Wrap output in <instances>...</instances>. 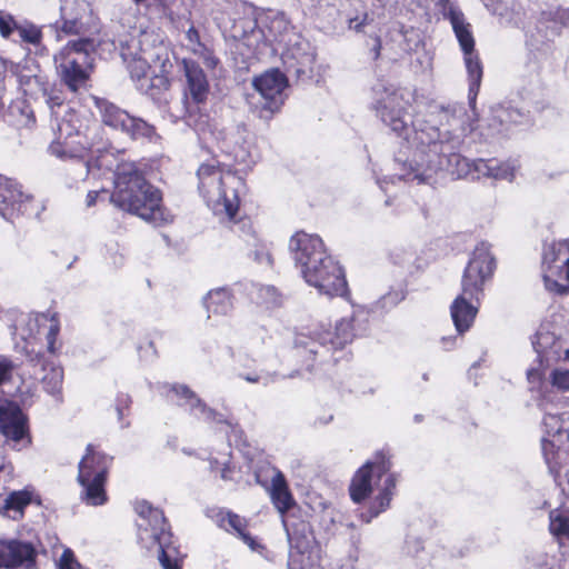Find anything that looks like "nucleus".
<instances>
[{
    "mask_svg": "<svg viewBox=\"0 0 569 569\" xmlns=\"http://www.w3.org/2000/svg\"><path fill=\"white\" fill-rule=\"evenodd\" d=\"M549 531L557 539L569 538V515L559 509L549 512Z\"/></svg>",
    "mask_w": 569,
    "mask_h": 569,
    "instance_id": "obj_39",
    "label": "nucleus"
},
{
    "mask_svg": "<svg viewBox=\"0 0 569 569\" xmlns=\"http://www.w3.org/2000/svg\"><path fill=\"white\" fill-rule=\"evenodd\" d=\"M352 318H343L336 323L335 332L323 325H313L296 335L295 349L297 356L306 361L307 369H311L312 361H328L333 351L342 349L355 337Z\"/></svg>",
    "mask_w": 569,
    "mask_h": 569,
    "instance_id": "obj_7",
    "label": "nucleus"
},
{
    "mask_svg": "<svg viewBox=\"0 0 569 569\" xmlns=\"http://www.w3.org/2000/svg\"><path fill=\"white\" fill-rule=\"evenodd\" d=\"M203 306L208 312L209 319L212 316H228L233 308L230 290L228 288H217L210 290L203 298Z\"/></svg>",
    "mask_w": 569,
    "mask_h": 569,
    "instance_id": "obj_28",
    "label": "nucleus"
},
{
    "mask_svg": "<svg viewBox=\"0 0 569 569\" xmlns=\"http://www.w3.org/2000/svg\"><path fill=\"white\" fill-rule=\"evenodd\" d=\"M114 189L110 201L118 209L153 224L172 222L173 217L162 206L161 191L151 184L132 161H121L113 170Z\"/></svg>",
    "mask_w": 569,
    "mask_h": 569,
    "instance_id": "obj_2",
    "label": "nucleus"
},
{
    "mask_svg": "<svg viewBox=\"0 0 569 569\" xmlns=\"http://www.w3.org/2000/svg\"><path fill=\"white\" fill-rule=\"evenodd\" d=\"M27 431V418L19 407L0 406V432L7 439L18 442Z\"/></svg>",
    "mask_w": 569,
    "mask_h": 569,
    "instance_id": "obj_23",
    "label": "nucleus"
},
{
    "mask_svg": "<svg viewBox=\"0 0 569 569\" xmlns=\"http://www.w3.org/2000/svg\"><path fill=\"white\" fill-rule=\"evenodd\" d=\"M112 457L96 451L88 445L86 455L79 461L77 481L81 486L80 499L88 506L98 507L107 502L104 489Z\"/></svg>",
    "mask_w": 569,
    "mask_h": 569,
    "instance_id": "obj_10",
    "label": "nucleus"
},
{
    "mask_svg": "<svg viewBox=\"0 0 569 569\" xmlns=\"http://www.w3.org/2000/svg\"><path fill=\"white\" fill-rule=\"evenodd\" d=\"M367 14L363 16V18L360 20L358 17L349 19V29L361 31L362 27L366 24Z\"/></svg>",
    "mask_w": 569,
    "mask_h": 569,
    "instance_id": "obj_61",
    "label": "nucleus"
},
{
    "mask_svg": "<svg viewBox=\"0 0 569 569\" xmlns=\"http://www.w3.org/2000/svg\"><path fill=\"white\" fill-rule=\"evenodd\" d=\"M550 382L552 387L560 391H569V370L556 368L550 373Z\"/></svg>",
    "mask_w": 569,
    "mask_h": 569,
    "instance_id": "obj_45",
    "label": "nucleus"
},
{
    "mask_svg": "<svg viewBox=\"0 0 569 569\" xmlns=\"http://www.w3.org/2000/svg\"><path fill=\"white\" fill-rule=\"evenodd\" d=\"M104 198V197H109L110 198V194L108 191L106 190H101V191H90L88 194H87V206L88 207H91L93 204L97 203V200L98 198Z\"/></svg>",
    "mask_w": 569,
    "mask_h": 569,
    "instance_id": "obj_59",
    "label": "nucleus"
},
{
    "mask_svg": "<svg viewBox=\"0 0 569 569\" xmlns=\"http://www.w3.org/2000/svg\"><path fill=\"white\" fill-rule=\"evenodd\" d=\"M186 411L197 420L208 423H226L232 431L238 428L237 423L226 419L221 413L209 407L198 396L191 399V403L188 406Z\"/></svg>",
    "mask_w": 569,
    "mask_h": 569,
    "instance_id": "obj_30",
    "label": "nucleus"
},
{
    "mask_svg": "<svg viewBox=\"0 0 569 569\" xmlns=\"http://www.w3.org/2000/svg\"><path fill=\"white\" fill-rule=\"evenodd\" d=\"M46 321H49V328H48V331H47V335H46V340H47V348H48V351L50 353H54L57 351V347H56V342H57V337L59 335V331H60V323H59V320H58V317L56 313L53 315H40L38 316L37 318L34 319H29L28 323L31 325L32 322H34V325H40L42 322H46Z\"/></svg>",
    "mask_w": 569,
    "mask_h": 569,
    "instance_id": "obj_37",
    "label": "nucleus"
},
{
    "mask_svg": "<svg viewBox=\"0 0 569 569\" xmlns=\"http://www.w3.org/2000/svg\"><path fill=\"white\" fill-rule=\"evenodd\" d=\"M496 270V260L490 244L482 241L471 253L461 278V293L452 301L450 315L458 333L470 329L478 313L485 284Z\"/></svg>",
    "mask_w": 569,
    "mask_h": 569,
    "instance_id": "obj_4",
    "label": "nucleus"
},
{
    "mask_svg": "<svg viewBox=\"0 0 569 569\" xmlns=\"http://www.w3.org/2000/svg\"><path fill=\"white\" fill-rule=\"evenodd\" d=\"M186 38L188 40V47L192 52H196L197 49L204 46L200 40L199 31L193 26L187 30Z\"/></svg>",
    "mask_w": 569,
    "mask_h": 569,
    "instance_id": "obj_53",
    "label": "nucleus"
},
{
    "mask_svg": "<svg viewBox=\"0 0 569 569\" xmlns=\"http://www.w3.org/2000/svg\"><path fill=\"white\" fill-rule=\"evenodd\" d=\"M552 19L555 22L561 24L562 27L569 26V8H559L552 13Z\"/></svg>",
    "mask_w": 569,
    "mask_h": 569,
    "instance_id": "obj_58",
    "label": "nucleus"
},
{
    "mask_svg": "<svg viewBox=\"0 0 569 569\" xmlns=\"http://www.w3.org/2000/svg\"><path fill=\"white\" fill-rule=\"evenodd\" d=\"M258 302L266 308L278 307L282 302L281 295L273 286H261L258 289Z\"/></svg>",
    "mask_w": 569,
    "mask_h": 569,
    "instance_id": "obj_42",
    "label": "nucleus"
},
{
    "mask_svg": "<svg viewBox=\"0 0 569 569\" xmlns=\"http://www.w3.org/2000/svg\"><path fill=\"white\" fill-rule=\"evenodd\" d=\"M0 116L8 124L18 129H31L36 124L34 111L23 98H17L10 102L8 108Z\"/></svg>",
    "mask_w": 569,
    "mask_h": 569,
    "instance_id": "obj_25",
    "label": "nucleus"
},
{
    "mask_svg": "<svg viewBox=\"0 0 569 569\" xmlns=\"http://www.w3.org/2000/svg\"><path fill=\"white\" fill-rule=\"evenodd\" d=\"M243 240L248 246L249 256L252 257L256 262L268 267L272 266V257L268 246L258 239L250 227L249 230L244 232Z\"/></svg>",
    "mask_w": 569,
    "mask_h": 569,
    "instance_id": "obj_34",
    "label": "nucleus"
},
{
    "mask_svg": "<svg viewBox=\"0 0 569 569\" xmlns=\"http://www.w3.org/2000/svg\"><path fill=\"white\" fill-rule=\"evenodd\" d=\"M28 361L34 367H40V371H34V376L42 380L43 387L50 395H56L60 391L63 370L60 367L51 366L49 372L47 367L49 362L44 360V356L40 352H36L33 349L27 350Z\"/></svg>",
    "mask_w": 569,
    "mask_h": 569,
    "instance_id": "obj_24",
    "label": "nucleus"
},
{
    "mask_svg": "<svg viewBox=\"0 0 569 569\" xmlns=\"http://www.w3.org/2000/svg\"><path fill=\"white\" fill-rule=\"evenodd\" d=\"M167 388V399L184 410L190 406L191 399L197 397V393L186 385H170Z\"/></svg>",
    "mask_w": 569,
    "mask_h": 569,
    "instance_id": "obj_40",
    "label": "nucleus"
},
{
    "mask_svg": "<svg viewBox=\"0 0 569 569\" xmlns=\"http://www.w3.org/2000/svg\"><path fill=\"white\" fill-rule=\"evenodd\" d=\"M563 442H558V439L542 436L541 450L546 463L551 472L556 471L560 466V446Z\"/></svg>",
    "mask_w": 569,
    "mask_h": 569,
    "instance_id": "obj_38",
    "label": "nucleus"
},
{
    "mask_svg": "<svg viewBox=\"0 0 569 569\" xmlns=\"http://www.w3.org/2000/svg\"><path fill=\"white\" fill-rule=\"evenodd\" d=\"M127 24L121 20L112 22L110 34L106 33V40L110 41L114 49L120 50V56L127 66L131 80L138 84L148 77L150 66L144 57L146 51L142 48V40L146 33L127 20Z\"/></svg>",
    "mask_w": 569,
    "mask_h": 569,
    "instance_id": "obj_8",
    "label": "nucleus"
},
{
    "mask_svg": "<svg viewBox=\"0 0 569 569\" xmlns=\"http://www.w3.org/2000/svg\"><path fill=\"white\" fill-rule=\"evenodd\" d=\"M313 60H315V58H313V56H312V54H305V56L302 57V60L298 62V63H299V66H300V67L298 68V72H300V71H301V72H305V69H303V68H305V67H307V66H311V64L313 63Z\"/></svg>",
    "mask_w": 569,
    "mask_h": 569,
    "instance_id": "obj_62",
    "label": "nucleus"
},
{
    "mask_svg": "<svg viewBox=\"0 0 569 569\" xmlns=\"http://www.w3.org/2000/svg\"><path fill=\"white\" fill-rule=\"evenodd\" d=\"M210 469L212 471L220 469V478L222 480H231L232 479L231 478L232 469H231V466H230L228 459H224L221 462L218 461L217 459L210 460Z\"/></svg>",
    "mask_w": 569,
    "mask_h": 569,
    "instance_id": "obj_52",
    "label": "nucleus"
},
{
    "mask_svg": "<svg viewBox=\"0 0 569 569\" xmlns=\"http://www.w3.org/2000/svg\"><path fill=\"white\" fill-rule=\"evenodd\" d=\"M390 455L386 450H379L372 459L368 460L355 473L349 491L350 497L356 503L366 500L373 488L378 495L370 501L367 511L361 512V519L369 523L380 513L390 507L397 487V477L391 471Z\"/></svg>",
    "mask_w": 569,
    "mask_h": 569,
    "instance_id": "obj_5",
    "label": "nucleus"
},
{
    "mask_svg": "<svg viewBox=\"0 0 569 569\" xmlns=\"http://www.w3.org/2000/svg\"><path fill=\"white\" fill-rule=\"evenodd\" d=\"M51 128L54 139L49 146L50 153L62 160H78L87 176L91 168L87 159L89 141L81 131L80 120L72 117L63 118Z\"/></svg>",
    "mask_w": 569,
    "mask_h": 569,
    "instance_id": "obj_12",
    "label": "nucleus"
},
{
    "mask_svg": "<svg viewBox=\"0 0 569 569\" xmlns=\"http://www.w3.org/2000/svg\"><path fill=\"white\" fill-rule=\"evenodd\" d=\"M287 525H288V528L291 530V532H297V536L299 538H303V536H307L309 539H311V546H313V538L311 536L310 528H309L308 523L300 521L298 523L290 525L287 521Z\"/></svg>",
    "mask_w": 569,
    "mask_h": 569,
    "instance_id": "obj_55",
    "label": "nucleus"
},
{
    "mask_svg": "<svg viewBox=\"0 0 569 569\" xmlns=\"http://www.w3.org/2000/svg\"><path fill=\"white\" fill-rule=\"evenodd\" d=\"M409 102L405 100L401 90L393 86H388L382 81H378L371 88L370 108L381 121L388 126L396 134L403 138L411 147L416 148V166L411 163L407 168L403 166V172L388 177L393 182L398 180H417L418 183H429L433 173L439 170H449L452 164L466 162L459 154L461 146V134L451 132L450 130L440 131L438 127L432 124L430 119L435 116L431 112L426 116L416 114L412 117L407 112ZM378 184L385 190L383 184L387 183V177L382 180L378 179Z\"/></svg>",
    "mask_w": 569,
    "mask_h": 569,
    "instance_id": "obj_1",
    "label": "nucleus"
},
{
    "mask_svg": "<svg viewBox=\"0 0 569 569\" xmlns=\"http://www.w3.org/2000/svg\"><path fill=\"white\" fill-rule=\"evenodd\" d=\"M33 202V198L23 193L16 180L0 176V216L2 218L12 220L20 214L38 216Z\"/></svg>",
    "mask_w": 569,
    "mask_h": 569,
    "instance_id": "obj_16",
    "label": "nucleus"
},
{
    "mask_svg": "<svg viewBox=\"0 0 569 569\" xmlns=\"http://www.w3.org/2000/svg\"><path fill=\"white\" fill-rule=\"evenodd\" d=\"M288 27V22L286 21L284 17H276L272 21H271V26H270V32H272L274 29L277 30H286ZM273 41L276 42H282L283 39H282V34H281V31H279V34H273Z\"/></svg>",
    "mask_w": 569,
    "mask_h": 569,
    "instance_id": "obj_56",
    "label": "nucleus"
},
{
    "mask_svg": "<svg viewBox=\"0 0 569 569\" xmlns=\"http://www.w3.org/2000/svg\"><path fill=\"white\" fill-rule=\"evenodd\" d=\"M475 171L482 177L492 178V159H477L473 161Z\"/></svg>",
    "mask_w": 569,
    "mask_h": 569,
    "instance_id": "obj_54",
    "label": "nucleus"
},
{
    "mask_svg": "<svg viewBox=\"0 0 569 569\" xmlns=\"http://www.w3.org/2000/svg\"><path fill=\"white\" fill-rule=\"evenodd\" d=\"M58 569H89L83 567L74 557V553L71 549L63 550L59 562Z\"/></svg>",
    "mask_w": 569,
    "mask_h": 569,
    "instance_id": "obj_46",
    "label": "nucleus"
},
{
    "mask_svg": "<svg viewBox=\"0 0 569 569\" xmlns=\"http://www.w3.org/2000/svg\"><path fill=\"white\" fill-rule=\"evenodd\" d=\"M565 416L566 413H546L542 420L543 436L556 438L558 442H565L569 437L567 435L569 426L565 423Z\"/></svg>",
    "mask_w": 569,
    "mask_h": 569,
    "instance_id": "obj_35",
    "label": "nucleus"
},
{
    "mask_svg": "<svg viewBox=\"0 0 569 569\" xmlns=\"http://www.w3.org/2000/svg\"><path fill=\"white\" fill-rule=\"evenodd\" d=\"M415 258V253L410 250L397 248L390 253L391 261L400 267L409 266Z\"/></svg>",
    "mask_w": 569,
    "mask_h": 569,
    "instance_id": "obj_47",
    "label": "nucleus"
},
{
    "mask_svg": "<svg viewBox=\"0 0 569 569\" xmlns=\"http://www.w3.org/2000/svg\"><path fill=\"white\" fill-rule=\"evenodd\" d=\"M380 50H381V41L380 39L377 37L375 38V44L371 49V56H372V59L377 60L380 56Z\"/></svg>",
    "mask_w": 569,
    "mask_h": 569,
    "instance_id": "obj_64",
    "label": "nucleus"
},
{
    "mask_svg": "<svg viewBox=\"0 0 569 569\" xmlns=\"http://www.w3.org/2000/svg\"><path fill=\"white\" fill-rule=\"evenodd\" d=\"M283 528L291 548L288 569H323L320 562V550L311 546V539L307 536L299 538L297 532H291L284 519Z\"/></svg>",
    "mask_w": 569,
    "mask_h": 569,
    "instance_id": "obj_18",
    "label": "nucleus"
},
{
    "mask_svg": "<svg viewBox=\"0 0 569 569\" xmlns=\"http://www.w3.org/2000/svg\"><path fill=\"white\" fill-rule=\"evenodd\" d=\"M123 133L132 140L154 142L159 139L156 128L152 124L148 123L142 118L133 116H130V121H128Z\"/></svg>",
    "mask_w": 569,
    "mask_h": 569,
    "instance_id": "obj_33",
    "label": "nucleus"
},
{
    "mask_svg": "<svg viewBox=\"0 0 569 569\" xmlns=\"http://www.w3.org/2000/svg\"><path fill=\"white\" fill-rule=\"evenodd\" d=\"M423 549L422 541L416 537H408L405 543V550L410 556H416Z\"/></svg>",
    "mask_w": 569,
    "mask_h": 569,
    "instance_id": "obj_57",
    "label": "nucleus"
},
{
    "mask_svg": "<svg viewBox=\"0 0 569 569\" xmlns=\"http://www.w3.org/2000/svg\"><path fill=\"white\" fill-rule=\"evenodd\" d=\"M522 77L529 78L530 82H539L540 80V66L536 59H530L525 64V70L521 73Z\"/></svg>",
    "mask_w": 569,
    "mask_h": 569,
    "instance_id": "obj_50",
    "label": "nucleus"
},
{
    "mask_svg": "<svg viewBox=\"0 0 569 569\" xmlns=\"http://www.w3.org/2000/svg\"><path fill=\"white\" fill-rule=\"evenodd\" d=\"M17 32L22 43L39 48L42 44V28L33 22L17 20L11 13L0 10V36L9 39Z\"/></svg>",
    "mask_w": 569,
    "mask_h": 569,
    "instance_id": "obj_20",
    "label": "nucleus"
},
{
    "mask_svg": "<svg viewBox=\"0 0 569 569\" xmlns=\"http://www.w3.org/2000/svg\"><path fill=\"white\" fill-rule=\"evenodd\" d=\"M196 56H198L203 64L208 69H216L219 64V59L213 54L212 50L207 48L206 46L201 47L200 49H197L196 52H193Z\"/></svg>",
    "mask_w": 569,
    "mask_h": 569,
    "instance_id": "obj_48",
    "label": "nucleus"
},
{
    "mask_svg": "<svg viewBox=\"0 0 569 569\" xmlns=\"http://www.w3.org/2000/svg\"><path fill=\"white\" fill-rule=\"evenodd\" d=\"M492 179L511 181L515 177L516 166L511 161L492 159Z\"/></svg>",
    "mask_w": 569,
    "mask_h": 569,
    "instance_id": "obj_43",
    "label": "nucleus"
},
{
    "mask_svg": "<svg viewBox=\"0 0 569 569\" xmlns=\"http://www.w3.org/2000/svg\"><path fill=\"white\" fill-rule=\"evenodd\" d=\"M131 405V398L127 393H119L116 398V408L129 410Z\"/></svg>",
    "mask_w": 569,
    "mask_h": 569,
    "instance_id": "obj_60",
    "label": "nucleus"
},
{
    "mask_svg": "<svg viewBox=\"0 0 569 569\" xmlns=\"http://www.w3.org/2000/svg\"><path fill=\"white\" fill-rule=\"evenodd\" d=\"M270 498L274 508L283 516L293 505V497L288 488L287 480L282 472L276 471L271 479ZM287 519L282 517V520Z\"/></svg>",
    "mask_w": 569,
    "mask_h": 569,
    "instance_id": "obj_29",
    "label": "nucleus"
},
{
    "mask_svg": "<svg viewBox=\"0 0 569 569\" xmlns=\"http://www.w3.org/2000/svg\"><path fill=\"white\" fill-rule=\"evenodd\" d=\"M37 550L32 542L20 539H0V568L34 569Z\"/></svg>",
    "mask_w": 569,
    "mask_h": 569,
    "instance_id": "obj_19",
    "label": "nucleus"
},
{
    "mask_svg": "<svg viewBox=\"0 0 569 569\" xmlns=\"http://www.w3.org/2000/svg\"><path fill=\"white\" fill-rule=\"evenodd\" d=\"M183 72L186 77V91L188 96L196 102L202 103L209 94V81L201 67L191 59L182 60Z\"/></svg>",
    "mask_w": 569,
    "mask_h": 569,
    "instance_id": "obj_22",
    "label": "nucleus"
},
{
    "mask_svg": "<svg viewBox=\"0 0 569 569\" xmlns=\"http://www.w3.org/2000/svg\"><path fill=\"white\" fill-rule=\"evenodd\" d=\"M243 27L241 32L238 31V24L233 27V37L239 38L241 44L251 47L252 42H258L262 36V31L257 30V22L254 20H243L240 22Z\"/></svg>",
    "mask_w": 569,
    "mask_h": 569,
    "instance_id": "obj_41",
    "label": "nucleus"
},
{
    "mask_svg": "<svg viewBox=\"0 0 569 569\" xmlns=\"http://www.w3.org/2000/svg\"><path fill=\"white\" fill-rule=\"evenodd\" d=\"M273 373L260 372V373H247L240 375L242 379L250 383H262L264 386L269 385L274 380Z\"/></svg>",
    "mask_w": 569,
    "mask_h": 569,
    "instance_id": "obj_51",
    "label": "nucleus"
},
{
    "mask_svg": "<svg viewBox=\"0 0 569 569\" xmlns=\"http://www.w3.org/2000/svg\"><path fill=\"white\" fill-rule=\"evenodd\" d=\"M567 254H569V239L553 241L543 249L542 278L546 289L550 292L569 293V286L558 281L562 279L561 264Z\"/></svg>",
    "mask_w": 569,
    "mask_h": 569,
    "instance_id": "obj_17",
    "label": "nucleus"
},
{
    "mask_svg": "<svg viewBox=\"0 0 569 569\" xmlns=\"http://www.w3.org/2000/svg\"><path fill=\"white\" fill-rule=\"evenodd\" d=\"M177 555L178 550L174 546L168 549H161V551L158 552V558L163 569H181Z\"/></svg>",
    "mask_w": 569,
    "mask_h": 569,
    "instance_id": "obj_44",
    "label": "nucleus"
},
{
    "mask_svg": "<svg viewBox=\"0 0 569 569\" xmlns=\"http://www.w3.org/2000/svg\"><path fill=\"white\" fill-rule=\"evenodd\" d=\"M116 411H117V416H118V421L121 423V428H128L130 426V422L123 420L128 410L121 409V408H116Z\"/></svg>",
    "mask_w": 569,
    "mask_h": 569,
    "instance_id": "obj_63",
    "label": "nucleus"
},
{
    "mask_svg": "<svg viewBox=\"0 0 569 569\" xmlns=\"http://www.w3.org/2000/svg\"><path fill=\"white\" fill-rule=\"evenodd\" d=\"M445 17L449 19L463 53V62L469 81L468 101L471 109L475 111L476 100L483 76V67L479 53L475 49V38L471 26L466 22L463 13L457 8L449 7L445 12Z\"/></svg>",
    "mask_w": 569,
    "mask_h": 569,
    "instance_id": "obj_11",
    "label": "nucleus"
},
{
    "mask_svg": "<svg viewBox=\"0 0 569 569\" xmlns=\"http://www.w3.org/2000/svg\"><path fill=\"white\" fill-rule=\"evenodd\" d=\"M197 177L199 192L212 212L233 219L239 209L238 192L243 186L242 179L229 170L224 171L213 160L202 163Z\"/></svg>",
    "mask_w": 569,
    "mask_h": 569,
    "instance_id": "obj_6",
    "label": "nucleus"
},
{
    "mask_svg": "<svg viewBox=\"0 0 569 569\" xmlns=\"http://www.w3.org/2000/svg\"><path fill=\"white\" fill-rule=\"evenodd\" d=\"M13 370V362L7 357L0 356V386L9 382L12 379Z\"/></svg>",
    "mask_w": 569,
    "mask_h": 569,
    "instance_id": "obj_49",
    "label": "nucleus"
},
{
    "mask_svg": "<svg viewBox=\"0 0 569 569\" xmlns=\"http://www.w3.org/2000/svg\"><path fill=\"white\" fill-rule=\"evenodd\" d=\"M33 499V491L24 488L10 492L3 505L4 513L12 520H20L23 518L24 509Z\"/></svg>",
    "mask_w": 569,
    "mask_h": 569,
    "instance_id": "obj_32",
    "label": "nucleus"
},
{
    "mask_svg": "<svg viewBox=\"0 0 569 569\" xmlns=\"http://www.w3.org/2000/svg\"><path fill=\"white\" fill-rule=\"evenodd\" d=\"M93 100L102 123L123 133L131 114L104 98L94 97Z\"/></svg>",
    "mask_w": 569,
    "mask_h": 569,
    "instance_id": "obj_26",
    "label": "nucleus"
},
{
    "mask_svg": "<svg viewBox=\"0 0 569 569\" xmlns=\"http://www.w3.org/2000/svg\"><path fill=\"white\" fill-rule=\"evenodd\" d=\"M97 47V41L89 37L69 41L54 56V63L63 84L77 92L86 87L89 79V70L92 66L91 53Z\"/></svg>",
    "mask_w": 569,
    "mask_h": 569,
    "instance_id": "obj_9",
    "label": "nucleus"
},
{
    "mask_svg": "<svg viewBox=\"0 0 569 569\" xmlns=\"http://www.w3.org/2000/svg\"><path fill=\"white\" fill-rule=\"evenodd\" d=\"M211 512V517L220 528L237 533L252 550L259 546L252 537L244 532L246 522L243 518L224 509H212Z\"/></svg>",
    "mask_w": 569,
    "mask_h": 569,
    "instance_id": "obj_27",
    "label": "nucleus"
},
{
    "mask_svg": "<svg viewBox=\"0 0 569 569\" xmlns=\"http://www.w3.org/2000/svg\"><path fill=\"white\" fill-rule=\"evenodd\" d=\"M289 248L302 278L320 295L332 298L348 292L342 267L327 253L319 236L298 231L291 237Z\"/></svg>",
    "mask_w": 569,
    "mask_h": 569,
    "instance_id": "obj_3",
    "label": "nucleus"
},
{
    "mask_svg": "<svg viewBox=\"0 0 569 569\" xmlns=\"http://www.w3.org/2000/svg\"><path fill=\"white\" fill-rule=\"evenodd\" d=\"M256 94L251 102L259 111V117L269 120L284 102L283 91L288 86L287 77L278 69H271L256 77L252 81Z\"/></svg>",
    "mask_w": 569,
    "mask_h": 569,
    "instance_id": "obj_14",
    "label": "nucleus"
},
{
    "mask_svg": "<svg viewBox=\"0 0 569 569\" xmlns=\"http://www.w3.org/2000/svg\"><path fill=\"white\" fill-rule=\"evenodd\" d=\"M527 119V111L515 106L512 102H503L492 108L491 118L489 120L490 132L488 137L503 134L508 131V124L522 123Z\"/></svg>",
    "mask_w": 569,
    "mask_h": 569,
    "instance_id": "obj_21",
    "label": "nucleus"
},
{
    "mask_svg": "<svg viewBox=\"0 0 569 569\" xmlns=\"http://www.w3.org/2000/svg\"><path fill=\"white\" fill-rule=\"evenodd\" d=\"M136 511L140 517L138 522V540L148 550L168 549L173 546L172 535L168 529L162 510L153 508L148 501L136 505Z\"/></svg>",
    "mask_w": 569,
    "mask_h": 569,
    "instance_id": "obj_13",
    "label": "nucleus"
},
{
    "mask_svg": "<svg viewBox=\"0 0 569 569\" xmlns=\"http://www.w3.org/2000/svg\"><path fill=\"white\" fill-rule=\"evenodd\" d=\"M46 103L50 110L51 126L58 124L63 118H78L73 110L66 103V97L58 88L44 91Z\"/></svg>",
    "mask_w": 569,
    "mask_h": 569,
    "instance_id": "obj_31",
    "label": "nucleus"
},
{
    "mask_svg": "<svg viewBox=\"0 0 569 569\" xmlns=\"http://www.w3.org/2000/svg\"><path fill=\"white\" fill-rule=\"evenodd\" d=\"M57 30L67 34H86L97 30L96 17L86 0H64L60 6V20L56 22Z\"/></svg>",
    "mask_w": 569,
    "mask_h": 569,
    "instance_id": "obj_15",
    "label": "nucleus"
},
{
    "mask_svg": "<svg viewBox=\"0 0 569 569\" xmlns=\"http://www.w3.org/2000/svg\"><path fill=\"white\" fill-rule=\"evenodd\" d=\"M170 81L164 74H153L147 77L141 83L138 84V90L152 99H158L159 94L168 90Z\"/></svg>",
    "mask_w": 569,
    "mask_h": 569,
    "instance_id": "obj_36",
    "label": "nucleus"
}]
</instances>
